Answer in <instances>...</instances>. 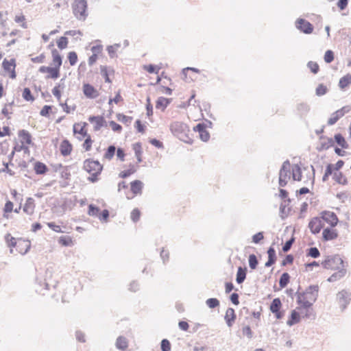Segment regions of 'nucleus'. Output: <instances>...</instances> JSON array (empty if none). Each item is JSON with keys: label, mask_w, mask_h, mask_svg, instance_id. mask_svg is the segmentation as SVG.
<instances>
[{"label": "nucleus", "mask_w": 351, "mask_h": 351, "mask_svg": "<svg viewBox=\"0 0 351 351\" xmlns=\"http://www.w3.org/2000/svg\"><path fill=\"white\" fill-rule=\"evenodd\" d=\"M83 168L90 175L88 180L91 182H95L97 181V177L103 169V165L98 160L86 159L84 162Z\"/></svg>", "instance_id": "f257e3e1"}, {"label": "nucleus", "mask_w": 351, "mask_h": 351, "mask_svg": "<svg viewBox=\"0 0 351 351\" xmlns=\"http://www.w3.org/2000/svg\"><path fill=\"white\" fill-rule=\"evenodd\" d=\"M322 265L324 268L327 269H339L342 267H346L343 261L338 254L328 256L322 261Z\"/></svg>", "instance_id": "f03ea898"}, {"label": "nucleus", "mask_w": 351, "mask_h": 351, "mask_svg": "<svg viewBox=\"0 0 351 351\" xmlns=\"http://www.w3.org/2000/svg\"><path fill=\"white\" fill-rule=\"evenodd\" d=\"M73 12L78 20L84 21L87 16V2L86 0H75L73 5Z\"/></svg>", "instance_id": "7ed1b4c3"}, {"label": "nucleus", "mask_w": 351, "mask_h": 351, "mask_svg": "<svg viewBox=\"0 0 351 351\" xmlns=\"http://www.w3.org/2000/svg\"><path fill=\"white\" fill-rule=\"evenodd\" d=\"M170 130L180 140L186 141L183 138L186 136V132L189 131L186 124L180 121H175L171 124Z\"/></svg>", "instance_id": "20e7f679"}, {"label": "nucleus", "mask_w": 351, "mask_h": 351, "mask_svg": "<svg viewBox=\"0 0 351 351\" xmlns=\"http://www.w3.org/2000/svg\"><path fill=\"white\" fill-rule=\"evenodd\" d=\"M290 178V162L285 160L280 169L278 184L280 187H284L287 184V179Z\"/></svg>", "instance_id": "39448f33"}, {"label": "nucleus", "mask_w": 351, "mask_h": 351, "mask_svg": "<svg viewBox=\"0 0 351 351\" xmlns=\"http://www.w3.org/2000/svg\"><path fill=\"white\" fill-rule=\"evenodd\" d=\"M51 276V271H49V269H47L46 271V277L44 280V282H43L42 281H38V280L37 279V283L38 285L39 286L38 287L36 288L37 292H38L40 294L45 295V293L44 291L49 289L51 286H52L53 288H56L57 285V282H54V283L53 284L50 283L48 278H50Z\"/></svg>", "instance_id": "423d86ee"}, {"label": "nucleus", "mask_w": 351, "mask_h": 351, "mask_svg": "<svg viewBox=\"0 0 351 351\" xmlns=\"http://www.w3.org/2000/svg\"><path fill=\"white\" fill-rule=\"evenodd\" d=\"M337 300L341 311H344L351 302V293L347 290H341L337 294Z\"/></svg>", "instance_id": "0eeeda50"}, {"label": "nucleus", "mask_w": 351, "mask_h": 351, "mask_svg": "<svg viewBox=\"0 0 351 351\" xmlns=\"http://www.w3.org/2000/svg\"><path fill=\"white\" fill-rule=\"evenodd\" d=\"M295 25L298 30L304 34H310L313 32V25L304 19H298L295 21Z\"/></svg>", "instance_id": "6e6552de"}, {"label": "nucleus", "mask_w": 351, "mask_h": 351, "mask_svg": "<svg viewBox=\"0 0 351 351\" xmlns=\"http://www.w3.org/2000/svg\"><path fill=\"white\" fill-rule=\"evenodd\" d=\"M322 221L328 223L332 228L335 227L339 221L337 215L331 211L324 210L320 213Z\"/></svg>", "instance_id": "1a4fd4ad"}, {"label": "nucleus", "mask_w": 351, "mask_h": 351, "mask_svg": "<svg viewBox=\"0 0 351 351\" xmlns=\"http://www.w3.org/2000/svg\"><path fill=\"white\" fill-rule=\"evenodd\" d=\"M324 224L319 217H313L308 223V228L313 234H318Z\"/></svg>", "instance_id": "9d476101"}, {"label": "nucleus", "mask_w": 351, "mask_h": 351, "mask_svg": "<svg viewBox=\"0 0 351 351\" xmlns=\"http://www.w3.org/2000/svg\"><path fill=\"white\" fill-rule=\"evenodd\" d=\"M2 67L4 71L10 73V77L12 79H15L16 77V73L15 71L16 67V60L14 58L10 59V60L7 59H4L2 62Z\"/></svg>", "instance_id": "9b49d317"}, {"label": "nucleus", "mask_w": 351, "mask_h": 351, "mask_svg": "<svg viewBox=\"0 0 351 351\" xmlns=\"http://www.w3.org/2000/svg\"><path fill=\"white\" fill-rule=\"evenodd\" d=\"M319 287L317 285L309 286L305 291L301 293L304 294L306 299L312 302H315L318 296Z\"/></svg>", "instance_id": "f8f14e48"}, {"label": "nucleus", "mask_w": 351, "mask_h": 351, "mask_svg": "<svg viewBox=\"0 0 351 351\" xmlns=\"http://www.w3.org/2000/svg\"><path fill=\"white\" fill-rule=\"evenodd\" d=\"M88 121L94 124V130L98 131L102 127H107V123L102 116H90Z\"/></svg>", "instance_id": "ddd939ff"}, {"label": "nucleus", "mask_w": 351, "mask_h": 351, "mask_svg": "<svg viewBox=\"0 0 351 351\" xmlns=\"http://www.w3.org/2000/svg\"><path fill=\"white\" fill-rule=\"evenodd\" d=\"M300 289V286H298V291L295 292V294L297 295V302L300 304L303 308H309L312 305L313 302L310 300L306 299L304 296V294H302L299 292V290Z\"/></svg>", "instance_id": "4468645a"}, {"label": "nucleus", "mask_w": 351, "mask_h": 351, "mask_svg": "<svg viewBox=\"0 0 351 351\" xmlns=\"http://www.w3.org/2000/svg\"><path fill=\"white\" fill-rule=\"evenodd\" d=\"M83 93L86 97L90 99H95L98 96L97 90L89 84L83 85Z\"/></svg>", "instance_id": "2eb2a0df"}, {"label": "nucleus", "mask_w": 351, "mask_h": 351, "mask_svg": "<svg viewBox=\"0 0 351 351\" xmlns=\"http://www.w3.org/2000/svg\"><path fill=\"white\" fill-rule=\"evenodd\" d=\"M338 232L336 230L331 228H324L322 232V238L324 241H328L337 239Z\"/></svg>", "instance_id": "dca6fc26"}, {"label": "nucleus", "mask_w": 351, "mask_h": 351, "mask_svg": "<svg viewBox=\"0 0 351 351\" xmlns=\"http://www.w3.org/2000/svg\"><path fill=\"white\" fill-rule=\"evenodd\" d=\"M322 142L320 143L319 147L317 148L318 151L326 150L330 147L334 146L335 142L332 138H328L324 136L320 137Z\"/></svg>", "instance_id": "f3484780"}, {"label": "nucleus", "mask_w": 351, "mask_h": 351, "mask_svg": "<svg viewBox=\"0 0 351 351\" xmlns=\"http://www.w3.org/2000/svg\"><path fill=\"white\" fill-rule=\"evenodd\" d=\"M236 318L237 315L235 314L234 310L232 308H228L226 312L224 319L228 327L232 326Z\"/></svg>", "instance_id": "a211bd4d"}, {"label": "nucleus", "mask_w": 351, "mask_h": 351, "mask_svg": "<svg viewBox=\"0 0 351 351\" xmlns=\"http://www.w3.org/2000/svg\"><path fill=\"white\" fill-rule=\"evenodd\" d=\"M311 110L310 106L305 102H300L296 105V110L301 117H306Z\"/></svg>", "instance_id": "6ab92c4d"}, {"label": "nucleus", "mask_w": 351, "mask_h": 351, "mask_svg": "<svg viewBox=\"0 0 351 351\" xmlns=\"http://www.w3.org/2000/svg\"><path fill=\"white\" fill-rule=\"evenodd\" d=\"M60 153L63 156H69L72 151V145L66 139L62 141L60 147Z\"/></svg>", "instance_id": "aec40b11"}, {"label": "nucleus", "mask_w": 351, "mask_h": 351, "mask_svg": "<svg viewBox=\"0 0 351 351\" xmlns=\"http://www.w3.org/2000/svg\"><path fill=\"white\" fill-rule=\"evenodd\" d=\"M143 186V183L138 180H134L130 183L131 191L134 195L141 194Z\"/></svg>", "instance_id": "412c9836"}, {"label": "nucleus", "mask_w": 351, "mask_h": 351, "mask_svg": "<svg viewBox=\"0 0 351 351\" xmlns=\"http://www.w3.org/2000/svg\"><path fill=\"white\" fill-rule=\"evenodd\" d=\"M171 99L160 97L158 98L156 103V108L164 111L167 106L170 104Z\"/></svg>", "instance_id": "4be33fe9"}, {"label": "nucleus", "mask_w": 351, "mask_h": 351, "mask_svg": "<svg viewBox=\"0 0 351 351\" xmlns=\"http://www.w3.org/2000/svg\"><path fill=\"white\" fill-rule=\"evenodd\" d=\"M115 346L118 350L124 351L128 347V341L125 337L119 336L116 340Z\"/></svg>", "instance_id": "5701e85b"}, {"label": "nucleus", "mask_w": 351, "mask_h": 351, "mask_svg": "<svg viewBox=\"0 0 351 351\" xmlns=\"http://www.w3.org/2000/svg\"><path fill=\"white\" fill-rule=\"evenodd\" d=\"M333 141L339 146H340L342 149H348V147H349V145H348V143L346 142L345 138L340 133L335 134L334 140Z\"/></svg>", "instance_id": "b1692460"}, {"label": "nucleus", "mask_w": 351, "mask_h": 351, "mask_svg": "<svg viewBox=\"0 0 351 351\" xmlns=\"http://www.w3.org/2000/svg\"><path fill=\"white\" fill-rule=\"evenodd\" d=\"M34 169L36 174L43 175L47 172L48 167L43 162L37 161L34 163Z\"/></svg>", "instance_id": "393cba45"}, {"label": "nucleus", "mask_w": 351, "mask_h": 351, "mask_svg": "<svg viewBox=\"0 0 351 351\" xmlns=\"http://www.w3.org/2000/svg\"><path fill=\"white\" fill-rule=\"evenodd\" d=\"M34 199L32 197H28L23 206V211L27 215H32L34 210Z\"/></svg>", "instance_id": "a878e982"}, {"label": "nucleus", "mask_w": 351, "mask_h": 351, "mask_svg": "<svg viewBox=\"0 0 351 351\" xmlns=\"http://www.w3.org/2000/svg\"><path fill=\"white\" fill-rule=\"evenodd\" d=\"M338 271L335 273H334L332 275H331L328 279V281L329 282H335L337 281L341 278H343L346 274V269L344 267H342L341 269H337Z\"/></svg>", "instance_id": "bb28decb"}, {"label": "nucleus", "mask_w": 351, "mask_h": 351, "mask_svg": "<svg viewBox=\"0 0 351 351\" xmlns=\"http://www.w3.org/2000/svg\"><path fill=\"white\" fill-rule=\"evenodd\" d=\"M246 272H247L246 267L243 268L241 267H239L238 268V270L237 272V276H236V282L238 284H241L244 282V280L246 278Z\"/></svg>", "instance_id": "cd10ccee"}, {"label": "nucleus", "mask_w": 351, "mask_h": 351, "mask_svg": "<svg viewBox=\"0 0 351 351\" xmlns=\"http://www.w3.org/2000/svg\"><path fill=\"white\" fill-rule=\"evenodd\" d=\"M19 136L21 138V141L22 143H25L27 145L32 143V136L29 132L22 130L19 132Z\"/></svg>", "instance_id": "c85d7f7f"}, {"label": "nucleus", "mask_w": 351, "mask_h": 351, "mask_svg": "<svg viewBox=\"0 0 351 351\" xmlns=\"http://www.w3.org/2000/svg\"><path fill=\"white\" fill-rule=\"evenodd\" d=\"M51 54L53 57V62L55 64V66L58 68H60L62 64V58L59 52L57 49H53L51 51Z\"/></svg>", "instance_id": "c756f323"}, {"label": "nucleus", "mask_w": 351, "mask_h": 351, "mask_svg": "<svg viewBox=\"0 0 351 351\" xmlns=\"http://www.w3.org/2000/svg\"><path fill=\"white\" fill-rule=\"evenodd\" d=\"M300 320V314L295 311L293 310L291 313V315L289 319H288L287 324V325L291 326L297 323H298Z\"/></svg>", "instance_id": "7c9ffc66"}, {"label": "nucleus", "mask_w": 351, "mask_h": 351, "mask_svg": "<svg viewBox=\"0 0 351 351\" xmlns=\"http://www.w3.org/2000/svg\"><path fill=\"white\" fill-rule=\"evenodd\" d=\"M351 84V74H347L340 78L339 82V86L341 89H344L347 86Z\"/></svg>", "instance_id": "2f4dec72"}, {"label": "nucleus", "mask_w": 351, "mask_h": 351, "mask_svg": "<svg viewBox=\"0 0 351 351\" xmlns=\"http://www.w3.org/2000/svg\"><path fill=\"white\" fill-rule=\"evenodd\" d=\"M282 306V303L280 298H274L271 304H270V311L271 313H277V311H280Z\"/></svg>", "instance_id": "473e14b6"}, {"label": "nucleus", "mask_w": 351, "mask_h": 351, "mask_svg": "<svg viewBox=\"0 0 351 351\" xmlns=\"http://www.w3.org/2000/svg\"><path fill=\"white\" fill-rule=\"evenodd\" d=\"M290 280V276L288 273H283L279 279V286L283 289L287 286Z\"/></svg>", "instance_id": "72a5a7b5"}, {"label": "nucleus", "mask_w": 351, "mask_h": 351, "mask_svg": "<svg viewBox=\"0 0 351 351\" xmlns=\"http://www.w3.org/2000/svg\"><path fill=\"white\" fill-rule=\"evenodd\" d=\"M333 179L339 184H346L348 183L347 179L343 173L339 171L334 172Z\"/></svg>", "instance_id": "f704fd0d"}, {"label": "nucleus", "mask_w": 351, "mask_h": 351, "mask_svg": "<svg viewBox=\"0 0 351 351\" xmlns=\"http://www.w3.org/2000/svg\"><path fill=\"white\" fill-rule=\"evenodd\" d=\"M88 124L85 122L83 123V125L81 126V128H80V130H77V126H79L80 124H75L73 125V132L75 134H80L82 136V137H85V136H88V134H87V131L85 129V127Z\"/></svg>", "instance_id": "c9c22d12"}, {"label": "nucleus", "mask_w": 351, "mask_h": 351, "mask_svg": "<svg viewBox=\"0 0 351 351\" xmlns=\"http://www.w3.org/2000/svg\"><path fill=\"white\" fill-rule=\"evenodd\" d=\"M48 73L49 75L46 77V78L57 79L60 76V68L56 66H49Z\"/></svg>", "instance_id": "e433bc0d"}, {"label": "nucleus", "mask_w": 351, "mask_h": 351, "mask_svg": "<svg viewBox=\"0 0 351 351\" xmlns=\"http://www.w3.org/2000/svg\"><path fill=\"white\" fill-rule=\"evenodd\" d=\"M292 177L294 180L300 181L302 178V170L298 165H295L292 170Z\"/></svg>", "instance_id": "4c0bfd02"}, {"label": "nucleus", "mask_w": 351, "mask_h": 351, "mask_svg": "<svg viewBox=\"0 0 351 351\" xmlns=\"http://www.w3.org/2000/svg\"><path fill=\"white\" fill-rule=\"evenodd\" d=\"M116 152V147L114 145H110L104 154V158L106 160H110L114 156Z\"/></svg>", "instance_id": "58836bf2"}, {"label": "nucleus", "mask_w": 351, "mask_h": 351, "mask_svg": "<svg viewBox=\"0 0 351 351\" xmlns=\"http://www.w3.org/2000/svg\"><path fill=\"white\" fill-rule=\"evenodd\" d=\"M133 149L135 152V156L136 157L138 162H141L142 161V149H141V145L140 143H135L133 145Z\"/></svg>", "instance_id": "ea45409f"}, {"label": "nucleus", "mask_w": 351, "mask_h": 351, "mask_svg": "<svg viewBox=\"0 0 351 351\" xmlns=\"http://www.w3.org/2000/svg\"><path fill=\"white\" fill-rule=\"evenodd\" d=\"M249 266L252 269H255L258 264V259L255 254H252L248 258Z\"/></svg>", "instance_id": "a19ab883"}, {"label": "nucleus", "mask_w": 351, "mask_h": 351, "mask_svg": "<svg viewBox=\"0 0 351 351\" xmlns=\"http://www.w3.org/2000/svg\"><path fill=\"white\" fill-rule=\"evenodd\" d=\"M100 209L98 206H95L94 204H90L88 206V214L90 216L93 217H98Z\"/></svg>", "instance_id": "79ce46f5"}, {"label": "nucleus", "mask_w": 351, "mask_h": 351, "mask_svg": "<svg viewBox=\"0 0 351 351\" xmlns=\"http://www.w3.org/2000/svg\"><path fill=\"white\" fill-rule=\"evenodd\" d=\"M5 240L8 247H14L16 245V241L10 234L8 233L5 236Z\"/></svg>", "instance_id": "37998d69"}, {"label": "nucleus", "mask_w": 351, "mask_h": 351, "mask_svg": "<svg viewBox=\"0 0 351 351\" xmlns=\"http://www.w3.org/2000/svg\"><path fill=\"white\" fill-rule=\"evenodd\" d=\"M206 304L210 308H215L219 306L220 304L219 300L214 298L207 299Z\"/></svg>", "instance_id": "c03bdc74"}, {"label": "nucleus", "mask_w": 351, "mask_h": 351, "mask_svg": "<svg viewBox=\"0 0 351 351\" xmlns=\"http://www.w3.org/2000/svg\"><path fill=\"white\" fill-rule=\"evenodd\" d=\"M307 256L313 258H317L320 256V252L317 247H311L307 250Z\"/></svg>", "instance_id": "a18cd8bd"}, {"label": "nucleus", "mask_w": 351, "mask_h": 351, "mask_svg": "<svg viewBox=\"0 0 351 351\" xmlns=\"http://www.w3.org/2000/svg\"><path fill=\"white\" fill-rule=\"evenodd\" d=\"M23 98L27 101H33L34 97H33L32 92L29 88H25L22 93Z\"/></svg>", "instance_id": "49530a36"}, {"label": "nucleus", "mask_w": 351, "mask_h": 351, "mask_svg": "<svg viewBox=\"0 0 351 351\" xmlns=\"http://www.w3.org/2000/svg\"><path fill=\"white\" fill-rule=\"evenodd\" d=\"M57 45L59 49H64L67 47L68 45V38L65 36L60 37L57 40Z\"/></svg>", "instance_id": "de8ad7c7"}, {"label": "nucleus", "mask_w": 351, "mask_h": 351, "mask_svg": "<svg viewBox=\"0 0 351 351\" xmlns=\"http://www.w3.org/2000/svg\"><path fill=\"white\" fill-rule=\"evenodd\" d=\"M100 71L101 75L104 77L105 82L107 83H111V80L108 76V70L106 66L101 65L100 66Z\"/></svg>", "instance_id": "09e8293b"}, {"label": "nucleus", "mask_w": 351, "mask_h": 351, "mask_svg": "<svg viewBox=\"0 0 351 351\" xmlns=\"http://www.w3.org/2000/svg\"><path fill=\"white\" fill-rule=\"evenodd\" d=\"M328 91L327 87L323 84H320L315 89V93L317 96L324 95Z\"/></svg>", "instance_id": "8fccbe9b"}, {"label": "nucleus", "mask_w": 351, "mask_h": 351, "mask_svg": "<svg viewBox=\"0 0 351 351\" xmlns=\"http://www.w3.org/2000/svg\"><path fill=\"white\" fill-rule=\"evenodd\" d=\"M68 60L71 66H74L77 62V55L75 51H70L68 53Z\"/></svg>", "instance_id": "3c124183"}, {"label": "nucleus", "mask_w": 351, "mask_h": 351, "mask_svg": "<svg viewBox=\"0 0 351 351\" xmlns=\"http://www.w3.org/2000/svg\"><path fill=\"white\" fill-rule=\"evenodd\" d=\"M59 243L64 246H69L72 243V239L70 237L62 236L59 238Z\"/></svg>", "instance_id": "603ef678"}, {"label": "nucleus", "mask_w": 351, "mask_h": 351, "mask_svg": "<svg viewBox=\"0 0 351 351\" xmlns=\"http://www.w3.org/2000/svg\"><path fill=\"white\" fill-rule=\"evenodd\" d=\"M160 349L162 351H170L171 343L167 339H163L160 342Z\"/></svg>", "instance_id": "864d4df0"}, {"label": "nucleus", "mask_w": 351, "mask_h": 351, "mask_svg": "<svg viewBox=\"0 0 351 351\" xmlns=\"http://www.w3.org/2000/svg\"><path fill=\"white\" fill-rule=\"evenodd\" d=\"M307 66L311 70V71L314 74L317 73L319 69L318 64L313 61L308 62L307 64Z\"/></svg>", "instance_id": "5fc2aeb1"}, {"label": "nucleus", "mask_w": 351, "mask_h": 351, "mask_svg": "<svg viewBox=\"0 0 351 351\" xmlns=\"http://www.w3.org/2000/svg\"><path fill=\"white\" fill-rule=\"evenodd\" d=\"M110 216L108 210L104 209L101 213L99 214L98 218L101 222H107Z\"/></svg>", "instance_id": "6e6d98bb"}, {"label": "nucleus", "mask_w": 351, "mask_h": 351, "mask_svg": "<svg viewBox=\"0 0 351 351\" xmlns=\"http://www.w3.org/2000/svg\"><path fill=\"white\" fill-rule=\"evenodd\" d=\"M324 61L326 63H330L334 60V53L331 50H327L325 52L324 57Z\"/></svg>", "instance_id": "4d7b16f0"}, {"label": "nucleus", "mask_w": 351, "mask_h": 351, "mask_svg": "<svg viewBox=\"0 0 351 351\" xmlns=\"http://www.w3.org/2000/svg\"><path fill=\"white\" fill-rule=\"evenodd\" d=\"M140 217H141V212L140 210L138 209V208H134L132 212H131V219L134 222H137L139 219H140Z\"/></svg>", "instance_id": "13d9d810"}, {"label": "nucleus", "mask_w": 351, "mask_h": 351, "mask_svg": "<svg viewBox=\"0 0 351 351\" xmlns=\"http://www.w3.org/2000/svg\"><path fill=\"white\" fill-rule=\"evenodd\" d=\"M295 239L293 237L291 238L288 241L285 242V243L282 246V251L284 252H287L290 250L293 243H294Z\"/></svg>", "instance_id": "bf43d9fd"}, {"label": "nucleus", "mask_w": 351, "mask_h": 351, "mask_svg": "<svg viewBox=\"0 0 351 351\" xmlns=\"http://www.w3.org/2000/svg\"><path fill=\"white\" fill-rule=\"evenodd\" d=\"M60 87L63 88L64 85L62 84V85L59 84L58 85L56 86L52 90L53 95L57 98L58 100H60L61 97V92L60 90Z\"/></svg>", "instance_id": "052dcab7"}, {"label": "nucleus", "mask_w": 351, "mask_h": 351, "mask_svg": "<svg viewBox=\"0 0 351 351\" xmlns=\"http://www.w3.org/2000/svg\"><path fill=\"white\" fill-rule=\"evenodd\" d=\"M267 254H268V260L272 261L276 263V250L273 247H269L267 250Z\"/></svg>", "instance_id": "680f3d73"}, {"label": "nucleus", "mask_w": 351, "mask_h": 351, "mask_svg": "<svg viewBox=\"0 0 351 351\" xmlns=\"http://www.w3.org/2000/svg\"><path fill=\"white\" fill-rule=\"evenodd\" d=\"M51 110V106L45 105L43 107L40 112V114L43 117H47L49 116L50 111Z\"/></svg>", "instance_id": "e2e57ef3"}, {"label": "nucleus", "mask_w": 351, "mask_h": 351, "mask_svg": "<svg viewBox=\"0 0 351 351\" xmlns=\"http://www.w3.org/2000/svg\"><path fill=\"white\" fill-rule=\"evenodd\" d=\"M93 141L91 140V138L90 135L86 136V138L85 139L84 143H83V148L86 151H89L91 148Z\"/></svg>", "instance_id": "0e129e2a"}, {"label": "nucleus", "mask_w": 351, "mask_h": 351, "mask_svg": "<svg viewBox=\"0 0 351 351\" xmlns=\"http://www.w3.org/2000/svg\"><path fill=\"white\" fill-rule=\"evenodd\" d=\"M264 239L263 232H259L252 236V242L257 244Z\"/></svg>", "instance_id": "69168bd1"}, {"label": "nucleus", "mask_w": 351, "mask_h": 351, "mask_svg": "<svg viewBox=\"0 0 351 351\" xmlns=\"http://www.w3.org/2000/svg\"><path fill=\"white\" fill-rule=\"evenodd\" d=\"M242 332L243 335H245L248 339H252L253 337V332L249 326L243 327L242 329Z\"/></svg>", "instance_id": "338daca9"}, {"label": "nucleus", "mask_w": 351, "mask_h": 351, "mask_svg": "<svg viewBox=\"0 0 351 351\" xmlns=\"http://www.w3.org/2000/svg\"><path fill=\"white\" fill-rule=\"evenodd\" d=\"M160 258L162 260L163 263L165 264L169 258V252L162 248L160 252Z\"/></svg>", "instance_id": "774afa93"}]
</instances>
